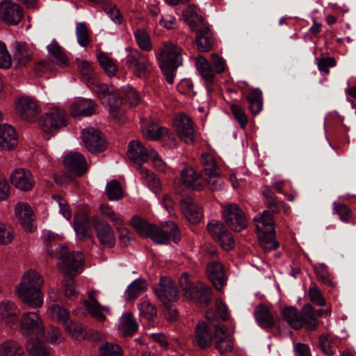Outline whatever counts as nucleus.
Listing matches in <instances>:
<instances>
[{
  "label": "nucleus",
  "instance_id": "1",
  "mask_svg": "<svg viewBox=\"0 0 356 356\" xmlns=\"http://www.w3.org/2000/svg\"><path fill=\"white\" fill-rule=\"evenodd\" d=\"M47 254L51 257H58L59 268L63 273V291L66 298L74 300L79 292L74 282V277L79 274L83 265V257L81 252H67L63 245L53 250L47 247Z\"/></svg>",
  "mask_w": 356,
  "mask_h": 356
},
{
  "label": "nucleus",
  "instance_id": "2",
  "mask_svg": "<svg viewBox=\"0 0 356 356\" xmlns=\"http://www.w3.org/2000/svg\"><path fill=\"white\" fill-rule=\"evenodd\" d=\"M77 67L81 78L88 86H97L96 93L103 104H106L109 108V113L115 119L120 118L122 112L120 109V100L118 95L112 86L99 83L96 79L93 67L90 63L86 60H76Z\"/></svg>",
  "mask_w": 356,
  "mask_h": 356
},
{
  "label": "nucleus",
  "instance_id": "3",
  "mask_svg": "<svg viewBox=\"0 0 356 356\" xmlns=\"http://www.w3.org/2000/svg\"><path fill=\"white\" fill-rule=\"evenodd\" d=\"M181 49L171 41L162 43L157 59L160 67L165 76L166 81L172 84L174 83L175 72L182 63Z\"/></svg>",
  "mask_w": 356,
  "mask_h": 356
},
{
  "label": "nucleus",
  "instance_id": "4",
  "mask_svg": "<svg viewBox=\"0 0 356 356\" xmlns=\"http://www.w3.org/2000/svg\"><path fill=\"white\" fill-rule=\"evenodd\" d=\"M254 222L262 247L267 250L276 249L278 243L275 240L274 221L270 211L264 210L254 218Z\"/></svg>",
  "mask_w": 356,
  "mask_h": 356
},
{
  "label": "nucleus",
  "instance_id": "5",
  "mask_svg": "<svg viewBox=\"0 0 356 356\" xmlns=\"http://www.w3.org/2000/svg\"><path fill=\"white\" fill-rule=\"evenodd\" d=\"M179 284L188 298L202 306H207L211 300V289L199 281H193L186 273L179 278Z\"/></svg>",
  "mask_w": 356,
  "mask_h": 356
},
{
  "label": "nucleus",
  "instance_id": "6",
  "mask_svg": "<svg viewBox=\"0 0 356 356\" xmlns=\"http://www.w3.org/2000/svg\"><path fill=\"white\" fill-rule=\"evenodd\" d=\"M222 216L227 225L239 232L247 227L248 221L244 211L235 203L222 205Z\"/></svg>",
  "mask_w": 356,
  "mask_h": 356
},
{
  "label": "nucleus",
  "instance_id": "7",
  "mask_svg": "<svg viewBox=\"0 0 356 356\" xmlns=\"http://www.w3.org/2000/svg\"><path fill=\"white\" fill-rule=\"evenodd\" d=\"M147 237L156 243L168 244L171 239L175 243H178L181 239V234L177 225L169 221L162 224L161 228L152 226Z\"/></svg>",
  "mask_w": 356,
  "mask_h": 356
},
{
  "label": "nucleus",
  "instance_id": "8",
  "mask_svg": "<svg viewBox=\"0 0 356 356\" xmlns=\"http://www.w3.org/2000/svg\"><path fill=\"white\" fill-rule=\"evenodd\" d=\"M66 117V113L63 109L52 108L40 118L39 124L45 133L57 132L67 126Z\"/></svg>",
  "mask_w": 356,
  "mask_h": 356
},
{
  "label": "nucleus",
  "instance_id": "9",
  "mask_svg": "<svg viewBox=\"0 0 356 356\" xmlns=\"http://www.w3.org/2000/svg\"><path fill=\"white\" fill-rule=\"evenodd\" d=\"M207 230L213 240L218 242L223 250L229 251L234 248L235 242L233 236L221 221L211 220L207 224Z\"/></svg>",
  "mask_w": 356,
  "mask_h": 356
},
{
  "label": "nucleus",
  "instance_id": "10",
  "mask_svg": "<svg viewBox=\"0 0 356 356\" xmlns=\"http://www.w3.org/2000/svg\"><path fill=\"white\" fill-rule=\"evenodd\" d=\"M19 325L22 333L26 337H39L40 333L44 331L43 321L39 311L23 313L19 320Z\"/></svg>",
  "mask_w": 356,
  "mask_h": 356
},
{
  "label": "nucleus",
  "instance_id": "11",
  "mask_svg": "<svg viewBox=\"0 0 356 356\" xmlns=\"http://www.w3.org/2000/svg\"><path fill=\"white\" fill-rule=\"evenodd\" d=\"M174 126L178 136L186 143L192 144L197 138V131L192 119L185 113H179L175 120Z\"/></svg>",
  "mask_w": 356,
  "mask_h": 356
},
{
  "label": "nucleus",
  "instance_id": "12",
  "mask_svg": "<svg viewBox=\"0 0 356 356\" xmlns=\"http://www.w3.org/2000/svg\"><path fill=\"white\" fill-rule=\"evenodd\" d=\"M126 63L128 68L138 77L145 76L150 70L151 62L147 54L136 49L127 56Z\"/></svg>",
  "mask_w": 356,
  "mask_h": 356
},
{
  "label": "nucleus",
  "instance_id": "13",
  "mask_svg": "<svg viewBox=\"0 0 356 356\" xmlns=\"http://www.w3.org/2000/svg\"><path fill=\"white\" fill-rule=\"evenodd\" d=\"M15 293L22 302L32 309L40 308L44 302V296L40 289L17 284Z\"/></svg>",
  "mask_w": 356,
  "mask_h": 356
},
{
  "label": "nucleus",
  "instance_id": "14",
  "mask_svg": "<svg viewBox=\"0 0 356 356\" xmlns=\"http://www.w3.org/2000/svg\"><path fill=\"white\" fill-rule=\"evenodd\" d=\"M200 163L205 175L208 176L207 184L211 186V190L220 189L222 181L219 178L220 173L214 157L209 153L202 154L200 157Z\"/></svg>",
  "mask_w": 356,
  "mask_h": 356
},
{
  "label": "nucleus",
  "instance_id": "15",
  "mask_svg": "<svg viewBox=\"0 0 356 356\" xmlns=\"http://www.w3.org/2000/svg\"><path fill=\"white\" fill-rule=\"evenodd\" d=\"M141 129L143 136L149 140H158L161 138L172 140L174 138L173 134L168 129L159 127L151 117L141 120Z\"/></svg>",
  "mask_w": 356,
  "mask_h": 356
},
{
  "label": "nucleus",
  "instance_id": "16",
  "mask_svg": "<svg viewBox=\"0 0 356 356\" xmlns=\"http://www.w3.org/2000/svg\"><path fill=\"white\" fill-rule=\"evenodd\" d=\"M154 291L163 304L175 302L179 297L175 282L168 277H161L160 282L154 285Z\"/></svg>",
  "mask_w": 356,
  "mask_h": 356
},
{
  "label": "nucleus",
  "instance_id": "17",
  "mask_svg": "<svg viewBox=\"0 0 356 356\" xmlns=\"http://www.w3.org/2000/svg\"><path fill=\"white\" fill-rule=\"evenodd\" d=\"M82 141L86 148L92 153H99L106 149V141L99 131L88 128L82 131Z\"/></svg>",
  "mask_w": 356,
  "mask_h": 356
},
{
  "label": "nucleus",
  "instance_id": "18",
  "mask_svg": "<svg viewBox=\"0 0 356 356\" xmlns=\"http://www.w3.org/2000/svg\"><path fill=\"white\" fill-rule=\"evenodd\" d=\"M15 108L20 117L26 121H32L41 111L38 100L30 97H22L15 102Z\"/></svg>",
  "mask_w": 356,
  "mask_h": 356
},
{
  "label": "nucleus",
  "instance_id": "19",
  "mask_svg": "<svg viewBox=\"0 0 356 356\" xmlns=\"http://www.w3.org/2000/svg\"><path fill=\"white\" fill-rule=\"evenodd\" d=\"M19 310L14 302L3 300L0 302V321L6 326L14 329L18 327Z\"/></svg>",
  "mask_w": 356,
  "mask_h": 356
},
{
  "label": "nucleus",
  "instance_id": "20",
  "mask_svg": "<svg viewBox=\"0 0 356 356\" xmlns=\"http://www.w3.org/2000/svg\"><path fill=\"white\" fill-rule=\"evenodd\" d=\"M15 215L18 222L27 232H33L36 229L34 225L33 211L26 202H18L15 207Z\"/></svg>",
  "mask_w": 356,
  "mask_h": 356
},
{
  "label": "nucleus",
  "instance_id": "21",
  "mask_svg": "<svg viewBox=\"0 0 356 356\" xmlns=\"http://www.w3.org/2000/svg\"><path fill=\"white\" fill-rule=\"evenodd\" d=\"M10 178L12 184L22 191H31L35 184L32 173L24 168L15 169Z\"/></svg>",
  "mask_w": 356,
  "mask_h": 356
},
{
  "label": "nucleus",
  "instance_id": "22",
  "mask_svg": "<svg viewBox=\"0 0 356 356\" xmlns=\"http://www.w3.org/2000/svg\"><path fill=\"white\" fill-rule=\"evenodd\" d=\"M0 17L10 24H17L22 18V9L20 6L11 1L0 3Z\"/></svg>",
  "mask_w": 356,
  "mask_h": 356
},
{
  "label": "nucleus",
  "instance_id": "23",
  "mask_svg": "<svg viewBox=\"0 0 356 356\" xmlns=\"http://www.w3.org/2000/svg\"><path fill=\"white\" fill-rule=\"evenodd\" d=\"M181 178L183 185L191 191H201L204 188L206 182L202 175L191 167H186L181 170Z\"/></svg>",
  "mask_w": 356,
  "mask_h": 356
},
{
  "label": "nucleus",
  "instance_id": "24",
  "mask_svg": "<svg viewBox=\"0 0 356 356\" xmlns=\"http://www.w3.org/2000/svg\"><path fill=\"white\" fill-rule=\"evenodd\" d=\"M66 168L75 175L81 176L87 170V162L85 156L79 152H70L63 159Z\"/></svg>",
  "mask_w": 356,
  "mask_h": 356
},
{
  "label": "nucleus",
  "instance_id": "25",
  "mask_svg": "<svg viewBox=\"0 0 356 356\" xmlns=\"http://www.w3.org/2000/svg\"><path fill=\"white\" fill-rule=\"evenodd\" d=\"M94 229L100 243L106 248L114 246L115 238L112 227L102 220H97Z\"/></svg>",
  "mask_w": 356,
  "mask_h": 356
},
{
  "label": "nucleus",
  "instance_id": "26",
  "mask_svg": "<svg viewBox=\"0 0 356 356\" xmlns=\"http://www.w3.org/2000/svg\"><path fill=\"white\" fill-rule=\"evenodd\" d=\"M193 343L201 349H206L212 343V333L204 322H199L195 327Z\"/></svg>",
  "mask_w": 356,
  "mask_h": 356
},
{
  "label": "nucleus",
  "instance_id": "27",
  "mask_svg": "<svg viewBox=\"0 0 356 356\" xmlns=\"http://www.w3.org/2000/svg\"><path fill=\"white\" fill-rule=\"evenodd\" d=\"M180 207L183 214L190 222L196 224L202 220V209L191 198H185L181 200Z\"/></svg>",
  "mask_w": 356,
  "mask_h": 356
},
{
  "label": "nucleus",
  "instance_id": "28",
  "mask_svg": "<svg viewBox=\"0 0 356 356\" xmlns=\"http://www.w3.org/2000/svg\"><path fill=\"white\" fill-rule=\"evenodd\" d=\"M193 31H196L195 43L199 51H209L213 46L214 38L207 23L193 29Z\"/></svg>",
  "mask_w": 356,
  "mask_h": 356
},
{
  "label": "nucleus",
  "instance_id": "29",
  "mask_svg": "<svg viewBox=\"0 0 356 356\" xmlns=\"http://www.w3.org/2000/svg\"><path fill=\"white\" fill-rule=\"evenodd\" d=\"M215 346L220 353L223 354L232 350L234 343L231 334L226 332L225 327L216 325L215 327Z\"/></svg>",
  "mask_w": 356,
  "mask_h": 356
},
{
  "label": "nucleus",
  "instance_id": "30",
  "mask_svg": "<svg viewBox=\"0 0 356 356\" xmlns=\"http://www.w3.org/2000/svg\"><path fill=\"white\" fill-rule=\"evenodd\" d=\"M207 275L216 289H221L226 283V277L222 265L218 261H211L207 268Z\"/></svg>",
  "mask_w": 356,
  "mask_h": 356
},
{
  "label": "nucleus",
  "instance_id": "31",
  "mask_svg": "<svg viewBox=\"0 0 356 356\" xmlns=\"http://www.w3.org/2000/svg\"><path fill=\"white\" fill-rule=\"evenodd\" d=\"M17 144L15 129L8 124H0V150H10Z\"/></svg>",
  "mask_w": 356,
  "mask_h": 356
},
{
  "label": "nucleus",
  "instance_id": "32",
  "mask_svg": "<svg viewBox=\"0 0 356 356\" xmlns=\"http://www.w3.org/2000/svg\"><path fill=\"white\" fill-rule=\"evenodd\" d=\"M149 149H147L140 141L132 140L129 143L127 156L134 162L141 165L149 159Z\"/></svg>",
  "mask_w": 356,
  "mask_h": 356
},
{
  "label": "nucleus",
  "instance_id": "33",
  "mask_svg": "<svg viewBox=\"0 0 356 356\" xmlns=\"http://www.w3.org/2000/svg\"><path fill=\"white\" fill-rule=\"evenodd\" d=\"M114 90L115 91V89H114ZM116 92H118V98L120 100V104L119 105V107H120V109L121 110V111L122 112V115H120V118H119V119H115L111 115V116L116 122H118L119 123H122V122H124V111L120 107L122 102L121 95L123 96L124 100L126 102L129 103L130 104V106H137L139 104L140 97H139L138 94L136 91V90L132 86H127L123 88L122 90V92H121V95L119 94V92L117 90H116Z\"/></svg>",
  "mask_w": 356,
  "mask_h": 356
},
{
  "label": "nucleus",
  "instance_id": "34",
  "mask_svg": "<svg viewBox=\"0 0 356 356\" xmlns=\"http://www.w3.org/2000/svg\"><path fill=\"white\" fill-rule=\"evenodd\" d=\"M254 317L262 328H271L274 327L275 321L269 309L263 304L257 305L254 311Z\"/></svg>",
  "mask_w": 356,
  "mask_h": 356
},
{
  "label": "nucleus",
  "instance_id": "35",
  "mask_svg": "<svg viewBox=\"0 0 356 356\" xmlns=\"http://www.w3.org/2000/svg\"><path fill=\"white\" fill-rule=\"evenodd\" d=\"M96 104L91 100L79 99L71 106V114L73 117L90 116L95 112Z\"/></svg>",
  "mask_w": 356,
  "mask_h": 356
},
{
  "label": "nucleus",
  "instance_id": "36",
  "mask_svg": "<svg viewBox=\"0 0 356 356\" xmlns=\"http://www.w3.org/2000/svg\"><path fill=\"white\" fill-rule=\"evenodd\" d=\"M183 16L184 21L190 26L192 31L207 24L203 17L200 14L199 9L193 5L188 6L183 11Z\"/></svg>",
  "mask_w": 356,
  "mask_h": 356
},
{
  "label": "nucleus",
  "instance_id": "37",
  "mask_svg": "<svg viewBox=\"0 0 356 356\" xmlns=\"http://www.w3.org/2000/svg\"><path fill=\"white\" fill-rule=\"evenodd\" d=\"M47 316L53 321L61 323L63 326H64L70 318L69 312L63 306L56 303L52 304L48 307Z\"/></svg>",
  "mask_w": 356,
  "mask_h": 356
},
{
  "label": "nucleus",
  "instance_id": "38",
  "mask_svg": "<svg viewBox=\"0 0 356 356\" xmlns=\"http://www.w3.org/2000/svg\"><path fill=\"white\" fill-rule=\"evenodd\" d=\"M49 58L58 66L65 67L69 65V59L61 47L57 42H52L47 46Z\"/></svg>",
  "mask_w": 356,
  "mask_h": 356
},
{
  "label": "nucleus",
  "instance_id": "39",
  "mask_svg": "<svg viewBox=\"0 0 356 356\" xmlns=\"http://www.w3.org/2000/svg\"><path fill=\"white\" fill-rule=\"evenodd\" d=\"M0 356H25L22 346L13 339H6L0 343Z\"/></svg>",
  "mask_w": 356,
  "mask_h": 356
},
{
  "label": "nucleus",
  "instance_id": "40",
  "mask_svg": "<svg viewBox=\"0 0 356 356\" xmlns=\"http://www.w3.org/2000/svg\"><path fill=\"white\" fill-rule=\"evenodd\" d=\"M282 315L292 328L298 330L302 327V311L300 312L293 307H286L282 310Z\"/></svg>",
  "mask_w": 356,
  "mask_h": 356
},
{
  "label": "nucleus",
  "instance_id": "41",
  "mask_svg": "<svg viewBox=\"0 0 356 356\" xmlns=\"http://www.w3.org/2000/svg\"><path fill=\"white\" fill-rule=\"evenodd\" d=\"M196 67L202 79L207 83H212L215 77V72L212 69L210 63L203 56H197Z\"/></svg>",
  "mask_w": 356,
  "mask_h": 356
},
{
  "label": "nucleus",
  "instance_id": "42",
  "mask_svg": "<svg viewBox=\"0 0 356 356\" xmlns=\"http://www.w3.org/2000/svg\"><path fill=\"white\" fill-rule=\"evenodd\" d=\"M138 171L143 182L147 185L151 191L154 193H157L161 184L156 175L150 170L141 165L138 168Z\"/></svg>",
  "mask_w": 356,
  "mask_h": 356
},
{
  "label": "nucleus",
  "instance_id": "43",
  "mask_svg": "<svg viewBox=\"0 0 356 356\" xmlns=\"http://www.w3.org/2000/svg\"><path fill=\"white\" fill-rule=\"evenodd\" d=\"M138 330V324L130 313L124 314L119 323V331L123 336H131Z\"/></svg>",
  "mask_w": 356,
  "mask_h": 356
},
{
  "label": "nucleus",
  "instance_id": "44",
  "mask_svg": "<svg viewBox=\"0 0 356 356\" xmlns=\"http://www.w3.org/2000/svg\"><path fill=\"white\" fill-rule=\"evenodd\" d=\"M74 229L79 238L86 240L89 237L88 221L85 214L76 213L74 215Z\"/></svg>",
  "mask_w": 356,
  "mask_h": 356
},
{
  "label": "nucleus",
  "instance_id": "45",
  "mask_svg": "<svg viewBox=\"0 0 356 356\" xmlns=\"http://www.w3.org/2000/svg\"><path fill=\"white\" fill-rule=\"evenodd\" d=\"M19 284L40 289L44 284L42 275L35 270L29 269L22 275Z\"/></svg>",
  "mask_w": 356,
  "mask_h": 356
},
{
  "label": "nucleus",
  "instance_id": "46",
  "mask_svg": "<svg viewBox=\"0 0 356 356\" xmlns=\"http://www.w3.org/2000/svg\"><path fill=\"white\" fill-rule=\"evenodd\" d=\"M301 320L302 326L305 325L307 330L310 331L316 330L318 321L315 317L314 309L310 304H307L302 307Z\"/></svg>",
  "mask_w": 356,
  "mask_h": 356
},
{
  "label": "nucleus",
  "instance_id": "47",
  "mask_svg": "<svg viewBox=\"0 0 356 356\" xmlns=\"http://www.w3.org/2000/svg\"><path fill=\"white\" fill-rule=\"evenodd\" d=\"M26 349L29 356H51L50 351L44 344L37 339H29L26 343Z\"/></svg>",
  "mask_w": 356,
  "mask_h": 356
},
{
  "label": "nucleus",
  "instance_id": "48",
  "mask_svg": "<svg viewBox=\"0 0 356 356\" xmlns=\"http://www.w3.org/2000/svg\"><path fill=\"white\" fill-rule=\"evenodd\" d=\"M249 104V109L253 115H257L263 108L262 92L255 88L246 97Z\"/></svg>",
  "mask_w": 356,
  "mask_h": 356
},
{
  "label": "nucleus",
  "instance_id": "49",
  "mask_svg": "<svg viewBox=\"0 0 356 356\" xmlns=\"http://www.w3.org/2000/svg\"><path fill=\"white\" fill-rule=\"evenodd\" d=\"M39 336L51 344L60 343L64 339L62 331L54 325H51L46 330L44 327V331L40 332Z\"/></svg>",
  "mask_w": 356,
  "mask_h": 356
},
{
  "label": "nucleus",
  "instance_id": "50",
  "mask_svg": "<svg viewBox=\"0 0 356 356\" xmlns=\"http://www.w3.org/2000/svg\"><path fill=\"white\" fill-rule=\"evenodd\" d=\"M31 56L32 52L26 44L21 43L17 44L14 53V58L17 61V65H26L31 60Z\"/></svg>",
  "mask_w": 356,
  "mask_h": 356
},
{
  "label": "nucleus",
  "instance_id": "51",
  "mask_svg": "<svg viewBox=\"0 0 356 356\" xmlns=\"http://www.w3.org/2000/svg\"><path fill=\"white\" fill-rule=\"evenodd\" d=\"M82 304L91 316L99 321H104L106 319L102 311L109 312L110 310L108 307L102 306L99 302L90 303V302L87 300H83Z\"/></svg>",
  "mask_w": 356,
  "mask_h": 356
},
{
  "label": "nucleus",
  "instance_id": "52",
  "mask_svg": "<svg viewBox=\"0 0 356 356\" xmlns=\"http://www.w3.org/2000/svg\"><path fill=\"white\" fill-rule=\"evenodd\" d=\"M134 37L139 48L145 51H149L152 49V44L149 35L143 29H138L134 32Z\"/></svg>",
  "mask_w": 356,
  "mask_h": 356
},
{
  "label": "nucleus",
  "instance_id": "53",
  "mask_svg": "<svg viewBox=\"0 0 356 356\" xmlns=\"http://www.w3.org/2000/svg\"><path fill=\"white\" fill-rule=\"evenodd\" d=\"M146 289V282L143 279H137L129 285L125 291V295L127 298L134 299L145 291Z\"/></svg>",
  "mask_w": 356,
  "mask_h": 356
},
{
  "label": "nucleus",
  "instance_id": "54",
  "mask_svg": "<svg viewBox=\"0 0 356 356\" xmlns=\"http://www.w3.org/2000/svg\"><path fill=\"white\" fill-rule=\"evenodd\" d=\"M140 316L149 323L157 315L156 309L147 300H143L139 305Z\"/></svg>",
  "mask_w": 356,
  "mask_h": 356
},
{
  "label": "nucleus",
  "instance_id": "55",
  "mask_svg": "<svg viewBox=\"0 0 356 356\" xmlns=\"http://www.w3.org/2000/svg\"><path fill=\"white\" fill-rule=\"evenodd\" d=\"M106 193L111 201L120 200L122 197V189L120 184L117 180H111L107 183Z\"/></svg>",
  "mask_w": 356,
  "mask_h": 356
},
{
  "label": "nucleus",
  "instance_id": "56",
  "mask_svg": "<svg viewBox=\"0 0 356 356\" xmlns=\"http://www.w3.org/2000/svg\"><path fill=\"white\" fill-rule=\"evenodd\" d=\"M131 226L142 236L147 237L153 225L147 223L144 219L138 216H135L131 220Z\"/></svg>",
  "mask_w": 356,
  "mask_h": 356
},
{
  "label": "nucleus",
  "instance_id": "57",
  "mask_svg": "<svg viewBox=\"0 0 356 356\" xmlns=\"http://www.w3.org/2000/svg\"><path fill=\"white\" fill-rule=\"evenodd\" d=\"M76 36L79 44L86 47L88 45L90 38L88 29L84 22H78L76 25Z\"/></svg>",
  "mask_w": 356,
  "mask_h": 356
},
{
  "label": "nucleus",
  "instance_id": "58",
  "mask_svg": "<svg viewBox=\"0 0 356 356\" xmlns=\"http://www.w3.org/2000/svg\"><path fill=\"white\" fill-rule=\"evenodd\" d=\"M98 61L108 76H113L116 74L117 67L113 61L104 53H100L97 56Z\"/></svg>",
  "mask_w": 356,
  "mask_h": 356
},
{
  "label": "nucleus",
  "instance_id": "59",
  "mask_svg": "<svg viewBox=\"0 0 356 356\" xmlns=\"http://www.w3.org/2000/svg\"><path fill=\"white\" fill-rule=\"evenodd\" d=\"M63 327L65 332L72 337L77 339H80L83 337V327L81 323L70 318Z\"/></svg>",
  "mask_w": 356,
  "mask_h": 356
},
{
  "label": "nucleus",
  "instance_id": "60",
  "mask_svg": "<svg viewBox=\"0 0 356 356\" xmlns=\"http://www.w3.org/2000/svg\"><path fill=\"white\" fill-rule=\"evenodd\" d=\"M100 356H122L121 348L115 343H104L99 348Z\"/></svg>",
  "mask_w": 356,
  "mask_h": 356
},
{
  "label": "nucleus",
  "instance_id": "61",
  "mask_svg": "<svg viewBox=\"0 0 356 356\" xmlns=\"http://www.w3.org/2000/svg\"><path fill=\"white\" fill-rule=\"evenodd\" d=\"M334 345L335 342L331 335L323 334L319 337V347L326 355H332L334 353Z\"/></svg>",
  "mask_w": 356,
  "mask_h": 356
},
{
  "label": "nucleus",
  "instance_id": "62",
  "mask_svg": "<svg viewBox=\"0 0 356 356\" xmlns=\"http://www.w3.org/2000/svg\"><path fill=\"white\" fill-rule=\"evenodd\" d=\"M333 210L335 213L339 215L341 221L348 222L350 219L352 211L347 205L337 202H334Z\"/></svg>",
  "mask_w": 356,
  "mask_h": 356
},
{
  "label": "nucleus",
  "instance_id": "63",
  "mask_svg": "<svg viewBox=\"0 0 356 356\" xmlns=\"http://www.w3.org/2000/svg\"><path fill=\"white\" fill-rule=\"evenodd\" d=\"M315 273L318 280L328 286H333L332 278L329 273L327 267L323 264H320L315 267Z\"/></svg>",
  "mask_w": 356,
  "mask_h": 356
},
{
  "label": "nucleus",
  "instance_id": "64",
  "mask_svg": "<svg viewBox=\"0 0 356 356\" xmlns=\"http://www.w3.org/2000/svg\"><path fill=\"white\" fill-rule=\"evenodd\" d=\"M230 109L235 118L238 121L241 128H244L248 121V117L245 113L244 109L241 106L236 104H233L230 106Z\"/></svg>",
  "mask_w": 356,
  "mask_h": 356
}]
</instances>
